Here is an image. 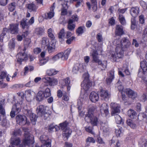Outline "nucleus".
<instances>
[{
    "label": "nucleus",
    "instance_id": "obj_1",
    "mask_svg": "<svg viewBox=\"0 0 147 147\" xmlns=\"http://www.w3.org/2000/svg\"><path fill=\"white\" fill-rule=\"evenodd\" d=\"M120 43V45H117L115 49L116 54L111 55V57L114 61H116L117 59L121 58L123 57L124 49L129 47L131 44L129 40L125 37L122 39Z\"/></svg>",
    "mask_w": 147,
    "mask_h": 147
},
{
    "label": "nucleus",
    "instance_id": "obj_2",
    "mask_svg": "<svg viewBox=\"0 0 147 147\" xmlns=\"http://www.w3.org/2000/svg\"><path fill=\"white\" fill-rule=\"evenodd\" d=\"M96 110L95 107L92 106L89 108L87 113L85 115V121L90 123L92 126H97L98 123V119L94 114Z\"/></svg>",
    "mask_w": 147,
    "mask_h": 147
},
{
    "label": "nucleus",
    "instance_id": "obj_3",
    "mask_svg": "<svg viewBox=\"0 0 147 147\" xmlns=\"http://www.w3.org/2000/svg\"><path fill=\"white\" fill-rule=\"evenodd\" d=\"M22 130L25 132L24 134V138L23 139L20 147H26V145L29 147H34V141L32 138L30 136L28 132L27 131V129L23 128Z\"/></svg>",
    "mask_w": 147,
    "mask_h": 147
},
{
    "label": "nucleus",
    "instance_id": "obj_4",
    "mask_svg": "<svg viewBox=\"0 0 147 147\" xmlns=\"http://www.w3.org/2000/svg\"><path fill=\"white\" fill-rule=\"evenodd\" d=\"M112 109L111 115L112 116L116 115L115 117L116 122L118 124L123 123V120L120 116L117 115L120 112V105L115 102H112L110 105Z\"/></svg>",
    "mask_w": 147,
    "mask_h": 147
},
{
    "label": "nucleus",
    "instance_id": "obj_5",
    "mask_svg": "<svg viewBox=\"0 0 147 147\" xmlns=\"http://www.w3.org/2000/svg\"><path fill=\"white\" fill-rule=\"evenodd\" d=\"M18 26L19 24H10L8 29L7 28H4L0 36L1 41H2L3 37L5 35L7 31L12 34H17L19 31Z\"/></svg>",
    "mask_w": 147,
    "mask_h": 147
},
{
    "label": "nucleus",
    "instance_id": "obj_6",
    "mask_svg": "<svg viewBox=\"0 0 147 147\" xmlns=\"http://www.w3.org/2000/svg\"><path fill=\"white\" fill-rule=\"evenodd\" d=\"M51 95V90L48 88H47L44 91H40L37 94L36 99L40 101L46 98Z\"/></svg>",
    "mask_w": 147,
    "mask_h": 147
},
{
    "label": "nucleus",
    "instance_id": "obj_7",
    "mask_svg": "<svg viewBox=\"0 0 147 147\" xmlns=\"http://www.w3.org/2000/svg\"><path fill=\"white\" fill-rule=\"evenodd\" d=\"M92 61L98 63V65H100L102 67V69H105L107 67V63L106 61H104L102 62L99 59L98 57V53L96 51H94L91 53Z\"/></svg>",
    "mask_w": 147,
    "mask_h": 147
},
{
    "label": "nucleus",
    "instance_id": "obj_8",
    "mask_svg": "<svg viewBox=\"0 0 147 147\" xmlns=\"http://www.w3.org/2000/svg\"><path fill=\"white\" fill-rule=\"evenodd\" d=\"M25 51L23 49L20 52L16 55L17 62L20 64L21 62L24 60H26L28 59V56L26 53H25Z\"/></svg>",
    "mask_w": 147,
    "mask_h": 147
},
{
    "label": "nucleus",
    "instance_id": "obj_9",
    "mask_svg": "<svg viewBox=\"0 0 147 147\" xmlns=\"http://www.w3.org/2000/svg\"><path fill=\"white\" fill-rule=\"evenodd\" d=\"M20 106L19 104H16L13 106L10 114V115L11 118L14 117L16 114H17L20 111Z\"/></svg>",
    "mask_w": 147,
    "mask_h": 147
},
{
    "label": "nucleus",
    "instance_id": "obj_10",
    "mask_svg": "<svg viewBox=\"0 0 147 147\" xmlns=\"http://www.w3.org/2000/svg\"><path fill=\"white\" fill-rule=\"evenodd\" d=\"M17 123L21 125H23L27 123V118L24 115H18L16 117Z\"/></svg>",
    "mask_w": 147,
    "mask_h": 147
},
{
    "label": "nucleus",
    "instance_id": "obj_11",
    "mask_svg": "<svg viewBox=\"0 0 147 147\" xmlns=\"http://www.w3.org/2000/svg\"><path fill=\"white\" fill-rule=\"evenodd\" d=\"M85 67H83L82 64H76L73 68L72 72L74 74H77L79 72L81 73L84 71Z\"/></svg>",
    "mask_w": 147,
    "mask_h": 147
},
{
    "label": "nucleus",
    "instance_id": "obj_12",
    "mask_svg": "<svg viewBox=\"0 0 147 147\" xmlns=\"http://www.w3.org/2000/svg\"><path fill=\"white\" fill-rule=\"evenodd\" d=\"M56 42V40H52L49 45L47 47V50L49 53H51L55 51Z\"/></svg>",
    "mask_w": 147,
    "mask_h": 147
},
{
    "label": "nucleus",
    "instance_id": "obj_13",
    "mask_svg": "<svg viewBox=\"0 0 147 147\" xmlns=\"http://www.w3.org/2000/svg\"><path fill=\"white\" fill-rule=\"evenodd\" d=\"M100 94L101 99L105 100H108L111 96L110 93L107 90H101Z\"/></svg>",
    "mask_w": 147,
    "mask_h": 147
},
{
    "label": "nucleus",
    "instance_id": "obj_14",
    "mask_svg": "<svg viewBox=\"0 0 147 147\" xmlns=\"http://www.w3.org/2000/svg\"><path fill=\"white\" fill-rule=\"evenodd\" d=\"M92 84L89 80H84L81 84L82 88L85 91H87L91 87Z\"/></svg>",
    "mask_w": 147,
    "mask_h": 147
},
{
    "label": "nucleus",
    "instance_id": "obj_15",
    "mask_svg": "<svg viewBox=\"0 0 147 147\" xmlns=\"http://www.w3.org/2000/svg\"><path fill=\"white\" fill-rule=\"evenodd\" d=\"M125 92L128 96L132 99H134L137 96V94L133 90L127 88L125 90Z\"/></svg>",
    "mask_w": 147,
    "mask_h": 147
},
{
    "label": "nucleus",
    "instance_id": "obj_16",
    "mask_svg": "<svg viewBox=\"0 0 147 147\" xmlns=\"http://www.w3.org/2000/svg\"><path fill=\"white\" fill-rule=\"evenodd\" d=\"M34 92L30 90L25 91V95L26 100L28 102H30L32 100V96L34 94Z\"/></svg>",
    "mask_w": 147,
    "mask_h": 147
},
{
    "label": "nucleus",
    "instance_id": "obj_17",
    "mask_svg": "<svg viewBox=\"0 0 147 147\" xmlns=\"http://www.w3.org/2000/svg\"><path fill=\"white\" fill-rule=\"evenodd\" d=\"M90 99L92 102H95L99 99L98 94L94 92H92L90 95Z\"/></svg>",
    "mask_w": 147,
    "mask_h": 147
},
{
    "label": "nucleus",
    "instance_id": "obj_18",
    "mask_svg": "<svg viewBox=\"0 0 147 147\" xmlns=\"http://www.w3.org/2000/svg\"><path fill=\"white\" fill-rule=\"evenodd\" d=\"M47 107L43 105H40L36 109V112L39 116H42V114L46 112Z\"/></svg>",
    "mask_w": 147,
    "mask_h": 147
},
{
    "label": "nucleus",
    "instance_id": "obj_19",
    "mask_svg": "<svg viewBox=\"0 0 147 147\" xmlns=\"http://www.w3.org/2000/svg\"><path fill=\"white\" fill-rule=\"evenodd\" d=\"M100 112L102 114L104 113L107 115L108 113V107L106 103L102 104L100 107Z\"/></svg>",
    "mask_w": 147,
    "mask_h": 147
},
{
    "label": "nucleus",
    "instance_id": "obj_20",
    "mask_svg": "<svg viewBox=\"0 0 147 147\" xmlns=\"http://www.w3.org/2000/svg\"><path fill=\"white\" fill-rule=\"evenodd\" d=\"M115 33L118 36H121L124 34L123 27L122 26L119 25L116 26Z\"/></svg>",
    "mask_w": 147,
    "mask_h": 147
},
{
    "label": "nucleus",
    "instance_id": "obj_21",
    "mask_svg": "<svg viewBox=\"0 0 147 147\" xmlns=\"http://www.w3.org/2000/svg\"><path fill=\"white\" fill-rule=\"evenodd\" d=\"M114 70H113L110 71L109 76L106 80L107 84H109L112 82L114 78Z\"/></svg>",
    "mask_w": 147,
    "mask_h": 147
},
{
    "label": "nucleus",
    "instance_id": "obj_22",
    "mask_svg": "<svg viewBox=\"0 0 147 147\" xmlns=\"http://www.w3.org/2000/svg\"><path fill=\"white\" fill-rule=\"evenodd\" d=\"M139 8L138 7L132 8L130 11L131 15L134 17H136L139 12Z\"/></svg>",
    "mask_w": 147,
    "mask_h": 147
},
{
    "label": "nucleus",
    "instance_id": "obj_23",
    "mask_svg": "<svg viewBox=\"0 0 147 147\" xmlns=\"http://www.w3.org/2000/svg\"><path fill=\"white\" fill-rule=\"evenodd\" d=\"M73 23L71 20H69L67 22V28L71 31L74 30L76 27L75 24Z\"/></svg>",
    "mask_w": 147,
    "mask_h": 147
},
{
    "label": "nucleus",
    "instance_id": "obj_24",
    "mask_svg": "<svg viewBox=\"0 0 147 147\" xmlns=\"http://www.w3.org/2000/svg\"><path fill=\"white\" fill-rule=\"evenodd\" d=\"M86 31V28L84 26H80L76 30V32L78 36L82 35Z\"/></svg>",
    "mask_w": 147,
    "mask_h": 147
},
{
    "label": "nucleus",
    "instance_id": "obj_25",
    "mask_svg": "<svg viewBox=\"0 0 147 147\" xmlns=\"http://www.w3.org/2000/svg\"><path fill=\"white\" fill-rule=\"evenodd\" d=\"M26 7L30 12L35 11L37 9V7L33 3L27 4L26 5Z\"/></svg>",
    "mask_w": 147,
    "mask_h": 147
},
{
    "label": "nucleus",
    "instance_id": "obj_26",
    "mask_svg": "<svg viewBox=\"0 0 147 147\" xmlns=\"http://www.w3.org/2000/svg\"><path fill=\"white\" fill-rule=\"evenodd\" d=\"M20 25L21 26L22 28L23 29L28 26L29 25V23L28 22V19L26 18L23 19L20 21Z\"/></svg>",
    "mask_w": 147,
    "mask_h": 147
},
{
    "label": "nucleus",
    "instance_id": "obj_27",
    "mask_svg": "<svg viewBox=\"0 0 147 147\" xmlns=\"http://www.w3.org/2000/svg\"><path fill=\"white\" fill-rule=\"evenodd\" d=\"M50 42H49V40L48 38L44 37L42 38L41 41L42 45L44 47H47L50 44Z\"/></svg>",
    "mask_w": 147,
    "mask_h": 147
},
{
    "label": "nucleus",
    "instance_id": "obj_28",
    "mask_svg": "<svg viewBox=\"0 0 147 147\" xmlns=\"http://www.w3.org/2000/svg\"><path fill=\"white\" fill-rule=\"evenodd\" d=\"M70 52L71 49H68L65 51L64 53L62 52L63 60H66L67 59Z\"/></svg>",
    "mask_w": 147,
    "mask_h": 147
},
{
    "label": "nucleus",
    "instance_id": "obj_29",
    "mask_svg": "<svg viewBox=\"0 0 147 147\" xmlns=\"http://www.w3.org/2000/svg\"><path fill=\"white\" fill-rule=\"evenodd\" d=\"M63 8L61 9V15H65L67 13V9L68 8V6L67 2H65L62 5Z\"/></svg>",
    "mask_w": 147,
    "mask_h": 147
},
{
    "label": "nucleus",
    "instance_id": "obj_30",
    "mask_svg": "<svg viewBox=\"0 0 147 147\" xmlns=\"http://www.w3.org/2000/svg\"><path fill=\"white\" fill-rule=\"evenodd\" d=\"M140 67L144 73L147 71V62L145 60L142 61L140 63Z\"/></svg>",
    "mask_w": 147,
    "mask_h": 147
},
{
    "label": "nucleus",
    "instance_id": "obj_31",
    "mask_svg": "<svg viewBox=\"0 0 147 147\" xmlns=\"http://www.w3.org/2000/svg\"><path fill=\"white\" fill-rule=\"evenodd\" d=\"M63 136H65L67 139L71 135L72 131L69 128H68L65 130L63 131Z\"/></svg>",
    "mask_w": 147,
    "mask_h": 147
},
{
    "label": "nucleus",
    "instance_id": "obj_32",
    "mask_svg": "<svg viewBox=\"0 0 147 147\" xmlns=\"http://www.w3.org/2000/svg\"><path fill=\"white\" fill-rule=\"evenodd\" d=\"M67 125L68 123L66 121H65L62 123H60L59 124V129H61L63 131L66 129L68 128L67 127Z\"/></svg>",
    "mask_w": 147,
    "mask_h": 147
},
{
    "label": "nucleus",
    "instance_id": "obj_33",
    "mask_svg": "<svg viewBox=\"0 0 147 147\" xmlns=\"http://www.w3.org/2000/svg\"><path fill=\"white\" fill-rule=\"evenodd\" d=\"M58 81L57 80L53 78H50L49 82V85L50 86H54L57 84Z\"/></svg>",
    "mask_w": 147,
    "mask_h": 147
},
{
    "label": "nucleus",
    "instance_id": "obj_34",
    "mask_svg": "<svg viewBox=\"0 0 147 147\" xmlns=\"http://www.w3.org/2000/svg\"><path fill=\"white\" fill-rule=\"evenodd\" d=\"M58 72V71H56L55 69H51L47 71V74L49 76H51L56 74Z\"/></svg>",
    "mask_w": 147,
    "mask_h": 147
},
{
    "label": "nucleus",
    "instance_id": "obj_35",
    "mask_svg": "<svg viewBox=\"0 0 147 147\" xmlns=\"http://www.w3.org/2000/svg\"><path fill=\"white\" fill-rule=\"evenodd\" d=\"M40 140L42 143H46L47 142H50L48 137L46 135H42L40 137Z\"/></svg>",
    "mask_w": 147,
    "mask_h": 147
},
{
    "label": "nucleus",
    "instance_id": "obj_36",
    "mask_svg": "<svg viewBox=\"0 0 147 147\" xmlns=\"http://www.w3.org/2000/svg\"><path fill=\"white\" fill-rule=\"evenodd\" d=\"M86 143L85 145L86 147H87L89 146V144L88 143H94L95 142V140L93 138L90 137L88 138L86 140Z\"/></svg>",
    "mask_w": 147,
    "mask_h": 147
},
{
    "label": "nucleus",
    "instance_id": "obj_37",
    "mask_svg": "<svg viewBox=\"0 0 147 147\" xmlns=\"http://www.w3.org/2000/svg\"><path fill=\"white\" fill-rule=\"evenodd\" d=\"M31 42V40L30 39L28 38L26 39L24 42V47L23 49L24 51H25L27 48L29 46Z\"/></svg>",
    "mask_w": 147,
    "mask_h": 147
},
{
    "label": "nucleus",
    "instance_id": "obj_38",
    "mask_svg": "<svg viewBox=\"0 0 147 147\" xmlns=\"http://www.w3.org/2000/svg\"><path fill=\"white\" fill-rule=\"evenodd\" d=\"M62 56V52H61L54 56L52 59L53 60L56 61L59 59V58H61V59L63 60Z\"/></svg>",
    "mask_w": 147,
    "mask_h": 147
},
{
    "label": "nucleus",
    "instance_id": "obj_39",
    "mask_svg": "<svg viewBox=\"0 0 147 147\" xmlns=\"http://www.w3.org/2000/svg\"><path fill=\"white\" fill-rule=\"evenodd\" d=\"M127 123L128 125L133 129L135 128L136 126V124L132 120L130 119H128L127 121Z\"/></svg>",
    "mask_w": 147,
    "mask_h": 147
},
{
    "label": "nucleus",
    "instance_id": "obj_40",
    "mask_svg": "<svg viewBox=\"0 0 147 147\" xmlns=\"http://www.w3.org/2000/svg\"><path fill=\"white\" fill-rule=\"evenodd\" d=\"M48 34L49 37L52 40H55V37L52 28H50L48 30Z\"/></svg>",
    "mask_w": 147,
    "mask_h": 147
},
{
    "label": "nucleus",
    "instance_id": "obj_41",
    "mask_svg": "<svg viewBox=\"0 0 147 147\" xmlns=\"http://www.w3.org/2000/svg\"><path fill=\"white\" fill-rule=\"evenodd\" d=\"M128 65L127 64H124L122 68V70L127 75H129L130 72L128 69Z\"/></svg>",
    "mask_w": 147,
    "mask_h": 147
},
{
    "label": "nucleus",
    "instance_id": "obj_42",
    "mask_svg": "<svg viewBox=\"0 0 147 147\" xmlns=\"http://www.w3.org/2000/svg\"><path fill=\"white\" fill-rule=\"evenodd\" d=\"M27 35V32H24L21 35H18L17 36V38L18 41H21L23 38H25Z\"/></svg>",
    "mask_w": 147,
    "mask_h": 147
},
{
    "label": "nucleus",
    "instance_id": "obj_43",
    "mask_svg": "<svg viewBox=\"0 0 147 147\" xmlns=\"http://www.w3.org/2000/svg\"><path fill=\"white\" fill-rule=\"evenodd\" d=\"M16 6L15 3H11L9 5L8 9L11 11H12L15 9Z\"/></svg>",
    "mask_w": 147,
    "mask_h": 147
},
{
    "label": "nucleus",
    "instance_id": "obj_44",
    "mask_svg": "<svg viewBox=\"0 0 147 147\" xmlns=\"http://www.w3.org/2000/svg\"><path fill=\"white\" fill-rule=\"evenodd\" d=\"M29 117L32 123L33 124H35V122L36 121L37 119V117H36V115L33 113Z\"/></svg>",
    "mask_w": 147,
    "mask_h": 147
},
{
    "label": "nucleus",
    "instance_id": "obj_45",
    "mask_svg": "<svg viewBox=\"0 0 147 147\" xmlns=\"http://www.w3.org/2000/svg\"><path fill=\"white\" fill-rule=\"evenodd\" d=\"M119 19L122 25H125L126 24V21L124 17L121 14H119Z\"/></svg>",
    "mask_w": 147,
    "mask_h": 147
},
{
    "label": "nucleus",
    "instance_id": "obj_46",
    "mask_svg": "<svg viewBox=\"0 0 147 147\" xmlns=\"http://www.w3.org/2000/svg\"><path fill=\"white\" fill-rule=\"evenodd\" d=\"M127 114L128 116L131 118L134 117V116L135 115L136 113L132 109H130L128 111Z\"/></svg>",
    "mask_w": 147,
    "mask_h": 147
},
{
    "label": "nucleus",
    "instance_id": "obj_47",
    "mask_svg": "<svg viewBox=\"0 0 147 147\" xmlns=\"http://www.w3.org/2000/svg\"><path fill=\"white\" fill-rule=\"evenodd\" d=\"M2 102L0 101V112L3 115H5V111L3 107L2 106Z\"/></svg>",
    "mask_w": 147,
    "mask_h": 147
},
{
    "label": "nucleus",
    "instance_id": "obj_48",
    "mask_svg": "<svg viewBox=\"0 0 147 147\" xmlns=\"http://www.w3.org/2000/svg\"><path fill=\"white\" fill-rule=\"evenodd\" d=\"M96 38L98 41L99 42H102L103 39L102 36V34L100 33H98L96 36Z\"/></svg>",
    "mask_w": 147,
    "mask_h": 147
},
{
    "label": "nucleus",
    "instance_id": "obj_49",
    "mask_svg": "<svg viewBox=\"0 0 147 147\" xmlns=\"http://www.w3.org/2000/svg\"><path fill=\"white\" fill-rule=\"evenodd\" d=\"M65 35V31L63 29H62L59 34V38L62 39L64 37Z\"/></svg>",
    "mask_w": 147,
    "mask_h": 147
},
{
    "label": "nucleus",
    "instance_id": "obj_50",
    "mask_svg": "<svg viewBox=\"0 0 147 147\" xmlns=\"http://www.w3.org/2000/svg\"><path fill=\"white\" fill-rule=\"evenodd\" d=\"M123 131L122 128H120L116 129L115 132L116 136L117 137L119 136L120 135L122 134Z\"/></svg>",
    "mask_w": 147,
    "mask_h": 147
},
{
    "label": "nucleus",
    "instance_id": "obj_51",
    "mask_svg": "<svg viewBox=\"0 0 147 147\" xmlns=\"http://www.w3.org/2000/svg\"><path fill=\"white\" fill-rule=\"evenodd\" d=\"M54 13L53 11V10L47 13V16L46 15V16H47L48 18L50 19L54 16Z\"/></svg>",
    "mask_w": 147,
    "mask_h": 147
},
{
    "label": "nucleus",
    "instance_id": "obj_52",
    "mask_svg": "<svg viewBox=\"0 0 147 147\" xmlns=\"http://www.w3.org/2000/svg\"><path fill=\"white\" fill-rule=\"evenodd\" d=\"M63 83L62 84V85L63 86L69 85L70 83L69 78H67L63 80Z\"/></svg>",
    "mask_w": 147,
    "mask_h": 147
},
{
    "label": "nucleus",
    "instance_id": "obj_53",
    "mask_svg": "<svg viewBox=\"0 0 147 147\" xmlns=\"http://www.w3.org/2000/svg\"><path fill=\"white\" fill-rule=\"evenodd\" d=\"M143 38L144 41H147V28L144 30L143 34Z\"/></svg>",
    "mask_w": 147,
    "mask_h": 147
},
{
    "label": "nucleus",
    "instance_id": "obj_54",
    "mask_svg": "<svg viewBox=\"0 0 147 147\" xmlns=\"http://www.w3.org/2000/svg\"><path fill=\"white\" fill-rule=\"evenodd\" d=\"M36 32L37 34L41 35L43 32L44 30L42 28H38L36 29Z\"/></svg>",
    "mask_w": 147,
    "mask_h": 147
},
{
    "label": "nucleus",
    "instance_id": "obj_55",
    "mask_svg": "<svg viewBox=\"0 0 147 147\" xmlns=\"http://www.w3.org/2000/svg\"><path fill=\"white\" fill-rule=\"evenodd\" d=\"M29 68L27 67H26L24 68L25 71L24 72V75H26L28 72V71L29 69L30 71H32L34 69V67L32 66H30Z\"/></svg>",
    "mask_w": 147,
    "mask_h": 147
},
{
    "label": "nucleus",
    "instance_id": "obj_56",
    "mask_svg": "<svg viewBox=\"0 0 147 147\" xmlns=\"http://www.w3.org/2000/svg\"><path fill=\"white\" fill-rule=\"evenodd\" d=\"M22 132L20 129H17L13 132V135L15 136L21 135Z\"/></svg>",
    "mask_w": 147,
    "mask_h": 147
},
{
    "label": "nucleus",
    "instance_id": "obj_57",
    "mask_svg": "<svg viewBox=\"0 0 147 147\" xmlns=\"http://www.w3.org/2000/svg\"><path fill=\"white\" fill-rule=\"evenodd\" d=\"M140 3L144 9L147 10V4L146 2L141 1L140 2Z\"/></svg>",
    "mask_w": 147,
    "mask_h": 147
},
{
    "label": "nucleus",
    "instance_id": "obj_58",
    "mask_svg": "<svg viewBox=\"0 0 147 147\" xmlns=\"http://www.w3.org/2000/svg\"><path fill=\"white\" fill-rule=\"evenodd\" d=\"M35 147H39L38 146L35 145ZM41 147H51L50 142H47L46 143H44L41 146Z\"/></svg>",
    "mask_w": 147,
    "mask_h": 147
},
{
    "label": "nucleus",
    "instance_id": "obj_59",
    "mask_svg": "<svg viewBox=\"0 0 147 147\" xmlns=\"http://www.w3.org/2000/svg\"><path fill=\"white\" fill-rule=\"evenodd\" d=\"M75 37L72 36L71 37L69 38L66 41V43L68 44H70L72 41L75 39Z\"/></svg>",
    "mask_w": 147,
    "mask_h": 147
},
{
    "label": "nucleus",
    "instance_id": "obj_60",
    "mask_svg": "<svg viewBox=\"0 0 147 147\" xmlns=\"http://www.w3.org/2000/svg\"><path fill=\"white\" fill-rule=\"evenodd\" d=\"M56 127H58L56 125L55 126L52 124H51L49 125L48 128L49 130V131H52L53 129L55 128L56 131H57V129Z\"/></svg>",
    "mask_w": 147,
    "mask_h": 147
},
{
    "label": "nucleus",
    "instance_id": "obj_61",
    "mask_svg": "<svg viewBox=\"0 0 147 147\" xmlns=\"http://www.w3.org/2000/svg\"><path fill=\"white\" fill-rule=\"evenodd\" d=\"M102 128L103 131L105 133L108 132L109 130V127L107 125H106L105 126H102Z\"/></svg>",
    "mask_w": 147,
    "mask_h": 147
},
{
    "label": "nucleus",
    "instance_id": "obj_62",
    "mask_svg": "<svg viewBox=\"0 0 147 147\" xmlns=\"http://www.w3.org/2000/svg\"><path fill=\"white\" fill-rule=\"evenodd\" d=\"M8 124V123L6 119H3L1 122V125L4 127L6 126Z\"/></svg>",
    "mask_w": 147,
    "mask_h": 147
},
{
    "label": "nucleus",
    "instance_id": "obj_63",
    "mask_svg": "<svg viewBox=\"0 0 147 147\" xmlns=\"http://www.w3.org/2000/svg\"><path fill=\"white\" fill-rule=\"evenodd\" d=\"M139 22L141 24H143L144 22V16L143 15H141L139 17Z\"/></svg>",
    "mask_w": 147,
    "mask_h": 147
},
{
    "label": "nucleus",
    "instance_id": "obj_64",
    "mask_svg": "<svg viewBox=\"0 0 147 147\" xmlns=\"http://www.w3.org/2000/svg\"><path fill=\"white\" fill-rule=\"evenodd\" d=\"M78 16L76 15H74L72 17V19H70L69 20H71L72 22H74L77 21L78 20Z\"/></svg>",
    "mask_w": 147,
    "mask_h": 147
}]
</instances>
